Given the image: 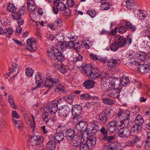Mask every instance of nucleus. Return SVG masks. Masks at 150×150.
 Masks as SVG:
<instances>
[{"mask_svg":"<svg viewBox=\"0 0 150 150\" xmlns=\"http://www.w3.org/2000/svg\"><path fill=\"white\" fill-rule=\"evenodd\" d=\"M42 76V74L39 72H37L35 75V79H36V83L37 82H41V83L42 82V81L41 80V78Z\"/></svg>","mask_w":150,"mask_h":150,"instance_id":"a18cd8bd","label":"nucleus"},{"mask_svg":"<svg viewBox=\"0 0 150 150\" xmlns=\"http://www.w3.org/2000/svg\"><path fill=\"white\" fill-rule=\"evenodd\" d=\"M89 146L86 142L85 143H82L80 145V150H89Z\"/></svg>","mask_w":150,"mask_h":150,"instance_id":"ea45409f","label":"nucleus"},{"mask_svg":"<svg viewBox=\"0 0 150 150\" xmlns=\"http://www.w3.org/2000/svg\"><path fill=\"white\" fill-rule=\"evenodd\" d=\"M117 90L113 89L109 91V95L114 98H117L120 95L119 92H121L120 90L117 91Z\"/></svg>","mask_w":150,"mask_h":150,"instance_id":"6ab92c4d","label":"nucleus"},{"mask_svg":"<svg viewBox=\"0 0 150 150\" xmlns=\"http://www.w3.org/2000/svg\"><path fill=\"white\" fill-rule=\"evenodd\" d=\"M71 109L67 105L60 107L58 109V113L59 116L61 117H66L69 114Z\"/></svg>","mask_w":150,"mask_h":150,"instance_id":"f03ea898","label":"nucleus"},{"mask_svg":"<svg viewBox=\"0 0 150 150\" xmlns=\"http://www.w3.org/2000/svg\"><path fill=\"white\" fill-rule=\"evenodd\" d=\"M107 129L111 133H114L117 129V122L115 121H110L107 125Z\"/></svg>","mask_w":150,"mask_h":150,"instance_id":"1a4fd4ad","label":"nucleus"},{"mask_svg":"<svg viewBox=\"0 0 150 150\" xmlns=\"http://www.w3.org/2000/svg\"><path fill=\"white\" fill-rule=\"evenodd\" d=\"M37 139V137H36L35 136H33L31 137V138H30L29 140H30V142H31V145L32 146H38L36 141Z\"/></svg>","mask_w":150,"mask_h":150,"instance_id":"79ce46f5","label":"nucleus"},{"mask_svg":"<svg viewBox=\"0 0 150 150\" xmlns=\"http://www.w3.org/2000/svg\"><path fill=\"white\" fill-rule=\"evenodd\" d=\"M144 147L146 149H150V141L146 140L144 143Z\"/></svg>","mask_w":150,"mask_h":150,"instance_id":"0e129e2a","label":"nucleus"},{"mask_svg":"<svg viewBox=\"0 0 150 150\" xmlns=\"http://www.w3.org/2000/svg\"><path fill=\"white\" fill-rule=\"evenodd\" d=\"M16 8L14 5L11 3L8 4L7 7L8 10L11 12H14L16 11Z\"/></svg>","mask_w":150,"mask_h":150,"instance_id":"49530a36","label":"nucleus"},{"mask_svg":"<svg viewBox=\"0 0 150 150\" xmlns=\"http://www.w3.org/2000/svg\"><path fill=\"white\" fill-rule=\"evenodd\" d=\"M134 144L132 140H129L125 142V144L126 146H130L132 145H133Z\"/></svg>","mask_w":150,"mask_h":150,"instance_id":"69168bd1","label":"nucleus"},{"mask_svg":"<svg viewBox=\"0 0 150 150\" xmlns=\"http://www.w3.org/2000/svg\"><path fill=\"white\" fill-rule=\"evenodd\" d=\"M125 26L127 29L130 30L132 32L135 31L137 29L136 26L133 25L129 21L126 22Z\"/></svg>","mask_w":150,"mask_h":150,"instance_id":"4be33fe9","label":"nucleus"},{"mask_svg":"<svg viewBox=\"0 0 150 150\" xmlns=\"http://www.w3.org/2000/svg\"><path fill=\"white\" fill-rule=\"evenodd\" d=\"M27 6L28 9L31 11L34 10L35 8L33 6V4L31 2H28Z\"/></svg>","mask_w":150,"mask_h":150,"instance_id":"13d9d810","label":"nucleus"},{"mask_svg":"<svg viewBox=\"0 0 150 150\" xmlns=\"http://www.w3.org/2000/svg\"><path fill=\"white\" fill-rule=\"evenodd\" d=\"M118 136L121 137H127L129 136L131 132L127 127H123L120 128L118 131Z\"/></svg>","mask_w":150,"mask_h":150,"instance_id":"20e7f679","label":"nucleus"},{"mask_svg":"<svg viewBox=\"0 0 150 150\" xmlns=\"http://www.w3.org/2000/svg\"><path fill=\"white\" fill-rule=\"evenodd\" d=\"M83 86L85 87L86 88L89 89L93 88L95 84V82L89 79L85 81L83 83Z\"/></svg>","mask_w":150,"mask_h":150,"instance_id":"dca6fc26","label":"nucleus"},{"mask_svg":"<svg viewBox=\"0 0 150 150\" xmlns=\"http://www.w3.org/2000/svg\"><path fill=\"white\" fill-rule=\"evenodd\" d=\"M12 15L13 18L14 19L16 20L20 19V18H21V13L19 11H14L13 12Z\"/></svg>","mask_w":150,"mask_h":150,"instance_id":"37998d69","label":"nucleus"},{"mask_svg":"<svg viewBox=\"0 0 150 150\" xmlns=\"http://www.w3.org/2000/svg\"><path fill=\"white\" fill-rule=\"evenodd\" d=\"M13 31L12 28L9 27L6 29L4 31V34L6 37H10V36L13 33Z\"/></svg>","mask_w":150,"mask_h":150,"instance_id":"72a5a7b5","label":"nucleus"},{"mask_svg":"<svg viewBox=\"0 0 150 150\" xmlns=\"http://www.w3.org/2000/svg\"><path fill=\"white\" fill-rule=\"evenodd\" d=\"M65 45L66 48L71 49L72 48L76 46V43L74 44V42L70 41L69 42H66Z\"/></svg>","mask_w":150,"mask_h":150,"instance_id":"58836bf2","label":"nucleus"},{"mask_svg":"<svg viewBox=\"0 0 150 150\" xmlns=\"http://www.w3.org/2000/svg\"><path fill=\"white\" fill-rule=\"evenodd\" d=\"M57 39L60 42L57 44L55 46V48L58 52H60L63 50L65 47H66L65 44L60 40L59 37H57Z\"/></svg>","mask_w":150,"mask_h":150,"instance_id":"a211bd4d","label":"nucleus"},{"mask_svg":"<svg viewBox=\"0 0 150 150\" xmlns=\"http://www.w3.org/2000/svg\"><path fill=\"white\" fill-rule=\"evenodd\" d=\"M12 71H11L10 72H9L8 74H7V75L8 76L10 75V74L11 73H12L13 72H15L16 70L17 67H18V64L15 63H13L12 64Z\"/></svg>","mask_w":150,"mask_h":150,"instance_id":"6e6d98bb","label":"nucleus"},{"mask_svg":"<svg viewBox=\"0 0 150 150\" xmlns=\"http://www.w3.org/2000/svg\"><path fill=\"white\" fill-rule=\"evenodd\" d=\"M75 97V96L74 94L71 93L68 96L67 99V101L69 104H72Z\"/></svg>","mask_w":150,"mask_h":150,"instance_id":"e433bc0d","label":"nucleus"},{"mask_svg":"<svg viewBox=\"0 0 150 150\" xmlns=\"http://www.w3.org/2000/svg\"><path fill=\"white\" fill-rule=\"evenodd\" d=\"M37 139H36L38 146L41 144L44 140V139L42 136H36Z\"/></svg>","mask_w":150,"mask_h":150,"instance_id":"603ef678","label":"nucleus"},{"mask_svg":"<svg viewBox=\"0 0 150 150\" xmlns=\"http://www.w3.org/2000/svg\"><path fill=\"white\" fill-rule=\"evenodd\" d=\"M98 78H100V73L98 69L96 67L94 71H93L91 75H89V78L93 80H95Z\"/></svg>","mask_w":150,"mask_h":150,"instance_id":"4468645a","label":"nucleus"},{"mask_svg":"<svg viewBox=\"0 0 150 150\" xmlns=\"http://www.w3.org/2000/svg\"><path fill=\"white\" fill-rule=\"evenodd\" d=\"M115 139V137L112 135L108 136V135L103 137L102 138V140L107 142L109 143L111 142L114 139Z\"/></svg>","mask_w":150,"mask_h":150,"instance_id":"7c9ffc66","label":"nucleus"},{"mask_svg":"<svg viewBox=\"0 0 150 150\" xmlns=\"http://www.w3.org/2000/svg\"><path fill=\"white\" fill-rule=\"evenodd\" d=\"M8 100L10 103L11 107L15 109L16 105L14 101V99L13 96L10 95L8 97Z\"/></svg>","mask_w":150,"mask_h":150,"instance_id":"f704fd0d","label":"nucleus"},{"mask_svg":"<svg viewBox=\"0 0 150 150\" xmlns=\"http://www.w3.org/2000/svg\"><path fill=\"white\" fill-rule=\"evenodd\" d=\"M85 136L83 132L81 134V135L78 134H76V136L74 139L72 141L71 143L72 145L74 146H77L79 145H80L81 143V137H83Z\"/></svg>","mask_w":150,"mask_h":150,"instance_id":"423d86ee","label":"nucleus"},{"mask_svg":"<svg viewBox=\"0 0 150 150\" xmlns=\"http://www.w3.org/2000/svg\"><path fill=\"white\" fill-rule=\"evenodd\" d=\"M95 68L96 67H94V66L92 67L91 64L86 65L83 68V73L85 76H88L89 78V75H91L93 72V71H94Z\"/></svg>","mask_w":150,"mask_h":150,"instance_id":"39448f33","label":"nucleus"},{"mask_svg":"<svg viewBox=\"0 0 150 150\" xmlns=\"http://www.w3.org/2000/svg\"><path fill=\"white\" fill-rule=\"evenodd\" d=\"M80 98L81 99L86 100L90 99H91V96L87 93L83 94L81 95Z\"/></svg>","mask_w":150,"mask_h":150,"instance_id":"5fc2aeb1","label":"nucleus"},{"mask_svg":"<svg viewBox=\"0 0 150 150\" xmlns=\"http://www.w3.org/2000/svg\"><path fill=\"white\" fill-rule=\"evenodd\" d=\"M57 4L58 8L59 11H64L67 8L66 5L62 2L58 3H57Z\"/></svg>","mask_w":150,"mask_h":150,"instance_id":"a19ab883","label":"nucleus"},{"mask_svg":"<svg viewBox=\"0 0 150 150\" xmlns=\"http://www.w3.org/2000/svg\"><path fill=\"white\" fill-rule=\"evenodd\" d=\"M136 56L137 58L141 61H144L147 57V54L144 52H139L136 54Z\"/></svg>","mask_w":150,"mask_h":150,"instance_id":"a878e982","label":"nucleus"},{"mask_svg":"<svg viewBox=\"0 0 150 150\" xmlns=\"http://www.w3.org/2000/svg\"><path fill=\"white\" fill-rule=\"evenodd\" d=\"M67 129V127L65 125H59L58 126L57 129V131L61 132H62L66 131Z\"/></svg>","mask_w":150,"mask_h":150,"instance_id":"8fccbe9b","label":"nucleus"},{"mask_svg":"<svg viewBox=\"0 0 150 150\" xmlns=\"http://www.w3.org/2000/svg\"><path fill=\"white\" fill-rule=\"evenodd\" d=\"M127 28L125 25L121 26L118 28L117 30L118 32L121 33H125L127 31Z\"/></svg>","mask_w":150,"mask_h":150,"instance_id":"09e8293b","label":"nucleus"},{"mask_svg":"<svg viewBox=\"0 0 150 150\" xmlns=\"http://www.w3.org/2000/svg\"><path fill=\"white\" fill-rule=\"evenodd\" d=\"M76 135L75 130L71 128L67 129L65 133L66 138L69 141H72Z\"/></svg>","mask_w":150,"mask_h":150,"instance_id":"0eeeda50","label":"nucleus"},{"mask_svg":"<svg viewBox=\"0 0 150 150\" xmlns=\"http://www.w3.org/2000/svg\"><path fill=\"white\" fill-rule=\"evenodd\" d=\"M67 4L69 7H72L74 5V1L73 0H67Z\"/></svg>","mask_w":150,"mask_h":150,"instance_id":"338daca9","label":"nucleus"},{"mask_svg":"<svg viewBox=\"0 0 150 150\" xmlns=\"http://www.w3.org/2000/svg\"><path fill=\"white\" fill-rule=\"evenodd\" d=\"M67 67L65 65H62L60 68V72L62 74H65L67 72Z\"/></svg>","mask_w":150,"mask_h":150,"instance_id":"052dcab7","label":"nucleus"},{"mask_svg":"<svg viewBox=\"0 0 150 150\" xmlns=\"http://www.w3.org/2000/svg\"><path fill=\"white\" fill-rule=\"evenodd\" d=\"M134 122L135 124L142 126L144 122V120L142 117L139 115L136 117Z\"/></svg>","mask_w":150,"mask_h":150,"instance_id":"393cba45","label":"nucleus"},{"mask_svg":"<svg viewBox=\"0 0 150 150\" xmlns=\"http://www.w3.org/2000/svg\"><path fill=\"white\" fill-rule=\"evenodd\" d=\"M62 20L60 18H59L57 19L54 23V25L55 27L60 25L62 24Z\"/></svg>","mask_w":150,"mask_h":150,"instance_id":"4d7b16f0","label":"nucleus"},{"mask_svg":"<svg viewBox=\"0 0 150 150\" xmlns=\"http://www.w3.org/2000/svg\"><path fill=\"white\" fill-rule=\"evenodd\" d=\"M135 4L133 0H128L126 2V6L127 8H128L132 9L133 6Z\"/></svg>","mask_w":150,"mask_h":150,"instance_id":"4c0bfd02","label":"nucleus"},{"mask_svg":"<svg viewBox=\"0 0 150 150\" xmlns=\"http://www.w3.org/2000/svg\"><path fill=\"white\" fill-rule=\"evenodd\" d=\"M97 132L98 131H96L91 129L90 131L87 132H85L86 133V134H88L89 136H93L95 135Z\"/></svg>","mask_w":150,"mask_h":150,"instance_id":"680f3d73","label":"nucleus"},{"mask_svg":"<svg viewBox=\"0 0 150 150\" xmlns=\"http://www.w3.org/2000/svg\"><path fill=\"white\" fill-rule=\"evenodd\" d=\"M86 13L89 14L91 17H94L96 14L95 10L93 9H90L89 11H88Z\"/></svg>","mask_w":150,"mask_h":150,"instance_id":"bf43d9fd","label":"nucleus"},{"mask_svg":"<svg viewBox=\"0 0 150 150\" xmlns=\"http://www.w3.org/2000/svg\"><path fill=\"white\" fill-rule=\"evenodd\" d=\"M130 82V80L129 78L126 76H122L120 78V83L122 85L124 86H126Z\"/></svg>","mask_w":150,"mask_h":150,"instance_id":"5701e85b","label":"nucleus"},{"mask_svg":"<svg viewBox=\"0 0 150 150\" xmlns=\"http://www.w3.org/2000/svg\"><path fill=\"white\" fill-rule=\"evenodd\" d=\"M72 122L74 123H77L79 122L82 121V117L80 115H73Z\"/></svg>","mask_w":150,"mask_h":150,"instance_id":"473e14b6","label":"nucleus"},{"mask_svg":"<svg viewBox=\"0 0 150 150\" xmlns=\"http://www.w3.org/2000/svg\"><path fill=\"white\" fill-rule=\"evenodd\" d=\"M103 102L105 104L112 105L114 103V101L111 98H104L102 97Z\"/></svg>","mask_w":150,"mask_h":150,"instance_id":"c9c22d12","label":"nucleus"},{"mask_svg":"<svg viewBox=\"0 0 150 150\" xmlns=\"http://www.w3.org/2000/svg\"><path fill=\"white\" fill-rule=\"evenodd\" d=\"M101 9L102 10H106L109 9L110 6L109 3L107 2L102 3L100 5Z\"/></svg>","mask_w":150,"mask_h":150,"instance_id":"2f4dec72","label":"nucleus"},{"mask_svg":"<svg viewBox=\"0 0 150 150\" xmlns=\"http://www.w3.org/2000/svg\"><path fill=\"white\" fill-rule=\"evenodd\" d=\"M117 43L120 47H124L127 43L125 39L123 37L119 36L117 40Z\"/></svg>","mask_w":150,"mask_h":150,"instance_id":"b1692460","label":"nucleus"},{"mask_svg":"<svg viewBox=\"0 0 150 150\" xmlns=\"http://www.w3.org/2000/svg\"><path fill=\"white\" fill-rule=\"evenodd\" d=\"M142 126L139 125L135 124L131 128L130 132L131 133L137 134L142 129Z\"/></svg>","mask_w":150,"mask_h":150,"instance_id":"aec40b11","label":"nucleus"},{"mask_svg":"<svg viewBox=\"0 0 150 150\" xmlns=\"http://www.w3.org/2000/svg\"><path fill=\"white\" fill-rule=\"evenodd\" d=\"M34 73V70L30 68H28L26 69V74L29 77H31L32 76Z\"/></svg>","mask_w":150,"mask_h":150,"instance_id":"3c124183","label":"nucleus"},{"mask_svg":"<svg viewBox=\"0 0 150 150\" xmlns=\"http://www.w3.org/2000/svg\"><path fill=\"white\" fill-rule=\"evenodd\" d=\"M64 136L62 132H57L54 134V138L56 142L59 143L62 141Z\"/></svg>","mask_w":150,"mask_h":150,"instance_id":"2eb2a0df","label":"nucleus"},{"mask_svg":"<svg viewBox=\"0 0 150 150\" xmlns=\"http://www.w3.org/2000/svg\"><path fill=\"white\" fill-rule=\"evenodd\" d=\"M87 126V124L85 121L79 122L75 125L76 129L79 131L81 132L85 130Z\"/></svg>","mask_w":150,"mask_h":150,"instance_id":"9d476101","label":"nucleus"},{"mask_svg":"<svg viewBox=\"0 0 150 150\" xmlns=\"http://www.w3.org/2000/svg\"><path fill=\"white\" fill-rule=\"evenodd\" d=\"M96 137H93L89 139L86 142L88 146H93L96 144Z\"/></svg>","mask_w":150,"mask_h":150,"instance_id":"c756f323","label":"nucleus"},{"mask_svg":"<svg viewBox=\"0 0 150 150\" xmlns=\"http://www.w3.org/2000/svg\"><path fill=\"white\" fill-rule=\"evenodd\" d=\"M83 57L80 54H79L78 56L75 57H74L73 59L74 63H76L78 61H82L83 60Z\"/></svg>","mask_w":150,"mask_h":150,"instance_id":"864d4df0","label":"nucleus"},{"mask_svg":"<svg viewBox=\"0 0 150 150\" xmlns=\"http://www.w3.org/2000/svg\"><path fill=\"white\" fill-rule=\"evenodd\" d=\"M130 112L128 110H126L125 111L126 115H127V117L126 116L125 118H124L121 121V123L123 127H128L129 125L130 122V119L129 117H130Z\"/></svg>","mask_w":150,"mask_h":150,"instance_id":"6e6552de","label":"nucleus"},{"mask_svg":"<svg viewBox=\"0 0 150 150\" xmlns=\"http://www.w3.org/2000/svg\"><path fill=\"white\" fill-rule=\"evenodd\" d=\"M61 64H59L57 62H55L53 63V66L55 69L59 70L61 66Z\"/></svg>","mask_w":150,"mask_h":150,"instance_id":"e2e57ef3","label":"nucleus"},{"mask_svg":"<svg viewBox=\"0 0 150 150\" xmlns=\"http://www.w3.org/2000/svg\"><path fill=\"white\" fill-rule=\"evenodd\" d=\"M120 47L117 42V43H112L110 45L111 50L113 51L117 50Z\"/></svg>","mask_w":150,"mask_h":150,"instance_id":"c03bdc74","label":"nucleus"},{"mask_svg":"<svg viewBox=\"0 0 150 150\" xmlns=\"http://www.w3.org/2000/svg\"><path fill=\"white\" fill-rule=\"evenodd\" d=\"M56 143L55 142L50 141L47 144L46 149L47 150H54L55 148Z\"/></svg>","mask_w":150,"mask_h":150,"instance_id":"bb28decb","label":"nucleus"},{"mask_svg":"<svg viewBox=\"0 0 150 150\" xmlns=\"http://www.w3.org/2000/svg\"><path fill=\"white\" fill-rule=\"evenodd\" d=\"M108 130L107 129H106L104 126L101 128L100 130V131L103 137H104L108 135Z\"/></svg>","mask_w":150,"mask_h":150,"instance_id":"de8ad7c7","label":"nucleus"},{"mask_svg":"<svg viewBox=\"0 0 150 150\" xmlns=\"http://www.w3.org/2000/svg\"><path fill=\"white\" fill-rule=\"evenodd\" d=\"M12 121L15 126L17 127L19 130L21 131L23 129L24 125L21 121H17L13 118Z\"/></svg>","mask_w":150,"mask_h":150,"instance_id":"f3484780","label":"nucleus"},{"mask_svg":"<svg viewBox=\"0 0 150 150\" xmlns=\"http://www.w3.org/2000/svg\"><path fill=\"white\" fill-rule=\"evenodd\" d=\"M119 61L118 59H112L108 60L107 65L112 70L117 71L119 70V67L116 64Z\"/></svg>","mask_w":150,"mask_h":150,"instance_id":"7ed1b4c3","label":"nucleus"},{"mask_svg":"<svg viewBox=\"0 0 150 150\" xmlns=\"http://www.w3.org/2000/svg\"><path fill=\"white\" fill-rule=\"evenodd\" d=\"M58 104L57 103H52L48 107V110L50 113L53 115L57 112L58 109Z\"/></svg>","mask_w":150,"mask_h":150,"instance_id":"ddd939ff","label":"nucleus"},{"mask_svg":"<svg viewBox=\"0 0 150 150\" xmlns=\"http://www.w3.org/2000/svg\"><path fill=\"white\" fill-rule=\"evenodd\" d=\"M98 120L101 124L105 123L108 120L107 114L103 111L101 112L99 115Z\"/></svg>","mask_w":150,"mask_h":150,"instance_id":"9b49d317","label":"nucleus"},{"mask_svg":"<svg viewBox=\"0 0 150 150\" xmlns=\"http://www.w3.org/2000/svg\"><path fill=\"white\" fill-rule=\"evenodd\" d=\"M44 86L45 87H49L50 88L54 86L56 87L54 89L55 92H60V94L66 93L64 86L59 83V81L57 79L47 78L46 79Z\"/></svg>","mask_w":150,"mask_h":150,"instance_id":"f257e3e1","label":"nucleus"},{"mask_svg":"<svg viewBox=\"0 0 150 150\" xmlns=\"http://www.w3.org/2000/svg\"><path fill=\"white\" fill-rule=\"evenodd\" d=\"M27 42L28 45V49L30 51H33L35 50L33 46L36 44L35 41L33 40V39L30 38L28 39L27 40Z\"/></svg>","mask_w":150,"mask_h":150,"instance_id":"412c9836","label":"nucleus"},{"mask_svg":"<svg viewBox=\"0 0 150 150\" xmlns=\"http://www.w3.org/2000/svg\"><path fill=\"white\" fill-rule=\"evenodd\" d=\"M138 70L141 73L143 74H146L148 72L149 70V67L146 64H144L142 66L138 67Z\"/></svg>","mask_w":150,"mask_h":150,"instance_id":"cd10ccee","label":"nucleus"},{"mask_svg":"<svg viewBox=\"0 0 150 150\" xmlns=\"http://www.w3.org/2000/svg\"><path fill=\"white\" fill-rule=\"evenodd\" d=\"M91 129L96 131H98L99 128L97 125H96L95 123H93L92 125Z\"/></svg>","mask_w":150,"mask_h":150,"instance_id":"774afa93","label":"nucleus"},{"mask_svg":"<svg viewBox=\"0 0 150 150\" xmlns=\"http://www.w3.org/2000/svg\"><path fill=\"white\" fill-rule=\"evenodd\" d=\"M54 57L59 62H62L64 60V58L62 53L58 52L54 53Z\"/></svg>","mask_w":150,"mask_h":150,"instance_id":"c85d7f7f","label":"nucleus"},{"mask_svg":"<svg viewBox=\"0 0 150 150\" xmlns=\"http://www.w3.org/2000/svg\"><path fill=\"white\" fill-rule=\"evenodd\" d=\"M82 108L79 105H73L72 108V113L73 115H80L81 112Z\"/></svg>","mask_w":150,"mask_h":150,"instance_id":"f8f14e48","label":"nucleus"}]
</instances>
